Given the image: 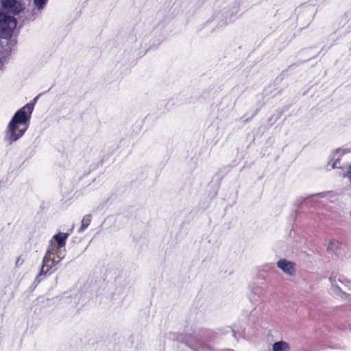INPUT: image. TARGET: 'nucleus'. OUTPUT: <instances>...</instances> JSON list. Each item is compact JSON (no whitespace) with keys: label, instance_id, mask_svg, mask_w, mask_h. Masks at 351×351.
Listing matches in <instances>:
<instances>
[{"label":"nucleus","instance_id":"1","mask_svg":"<svg viewBox=\"0 0 351 351\" xmlns=\"http://www.w3.org/2000/svg\"><path fill=\"white\" fill-rule=\"evenodd\" d=\"M69 234L58 232L55 234L49 242V248L43 259L41 269L37 276L38 280L42 276L51 274L55 267L64 257L66 241Z\"/></svg>","mask_w":351,"mask_h":351},{"label":"nucleus","instance_id":"2","mask_svg":"<svg viewBox=\"0 0 351 351\" xmlns=\"http://www.w3.org/2000/svg\"><path fill=\"white\" fill-rule=\"evenodd\" d=\"M33 109V104H27L14 114L8 128L10 142L16 141L23 135Z\"/></svg>","mask_w":351,"mask_h":351},{"label":"nucleus","instance_id":"3","mask_svg":"<svg viewBox=\"0 0 351 351\" xmlns=\"http://www.w3.org/2000/svg\"><path fill=\"white\" fill-rule=\"evenodd\" d=\"M1 6L4 11L0 10V22H17L14 16L23 10L21 3L17 0H2Z\"/></svg>","mask_w":351,"mask_h":351},{"label":"nucleus","instance_id":"4","mask_svg":"<svg viewBox=\"0 0 351 351\" xmlns=\"http://www.w3.org/2000/svg\"><path fill=\"white\" fill-rule=\"evenodd\" d=\"M17 23H0V37L8 39L12 36Z\"/></svg>","mask_w":351,"mask_h":351},{"label":"nucleus","instance_id":"5","mask_svg":"<svg viewBox=\"0 0 351 351\" xmlns=\"http://www.w3.org/2000/svg\"><path fill=\"white\" fill-rule=\"evenodd\" d=\"M277 266L287 274L292 276L295 273V264L286 259H280L278 261Z\"/></svg>","mask_w":351,"mask_h":351},{"label":"nucleus","instance_id":"6","mask_svg":"<svg viewBox=\"0 0 351 351\" xmlns=\"http://www.w3.org/2000/svg\"><path fill=\"white\" fill-rule=\"evenodd\" d=\"M273 351H289V346L285 341H278L273 345Z\"/></svg>","mask_w":351,"mask_h":351},{"label":"nucleus","instance_id":"7","mask_svg":"<svg viewBox=\"0 0 351 351\" xmlns=\"http://www.w3.org/2000/svg\"><path fill=\"white\" fill-rule=\"evenodd\" d=\"M92 220V215L88 214L85 215L81 222V226L80 228V231L82 232L85 230L88 226L90 225Z\"/></svg>","mask_w":351,"mask_h":351},{"label":"nucleus","instance_id":"8","mask_svg":"<svg viewBox=\"0 0 351 351\" xmlns=\"http://www.w3.org/2000/svg\"><path fill=\"white\" fill-rule=\"evenodd\" d=\"M33 1L38 9H43L48 0H33Z\"/></svg>","mask_w":351,"mask_h":351},{"label":"nucleus","instance_id":"9","mask_svg":"<svg viewBox=\"0 0 351 351\" xmlns=\"http://www.w3.org/2000/svg\"><path fill=\"white\" fill-rule=\"evenodd\" d=\"M336 167V162L333 164L332 168H335Z\"/></svg>","mask_w":351,"mask_h":351}]
</instances>
